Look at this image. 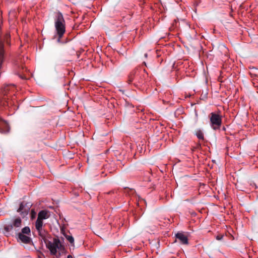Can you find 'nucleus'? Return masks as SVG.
<instances>
[{"label": "nucleus", "mask_w": 258, "mask_h": 258, "mask_svg": "<svg viewBox=\"0 0 258 258\" xmlns=\"http://www.w3.org/2000/svg\"><path fill=\"white\" fill-rule=\"evenodd\" d=\"M55 33L57 36V42L60 41L66 32V22L62 14L58 11L55 13L54 17Z\"/></svg>", "instance_id": "nucleus-2"}, {"label": "nucleus", "mask_w": 258, "mask_h": 258, "mask_svg": "<svg viewBox=\"0 0 258 258\" xmlns=\"http://www.w3.org/2000/svg\"><path fill=\"white\" fill-rule=\"evenodd\" d=\"M67 258H73L71 255H68Z\"/></svg>", "instance_id": "nucleus-18"}, {"label": "nucleus", "mask_w": 258, "mask_h": 258, "mask_svg": "<svg viewBox=\"0 0 258 258\" xmlns=\"http://www.w3.org/2000/svg\"><path fill=\"white\" fill-rule=\"evenodd\" d=\"M224 235L222 234L217 235L216 237V238L218 240H221L223 239Z\"/></svg>", "instance_id": "nucleus-17"}, {"label": "nucleus", "mask_w": 258, "mask_h": 258, "mask_svg": "<svg viewBox=\"0 0 258 258\" xmlns=\"http://www.w3.org/2000/svg\"><path fill=\"white\" fill-rule=\"evenodd\" d=\"M222 115L212 112L210 114V126L214 130H219L222 124Z\"/></svg>", "instance_id": "nucleus-6"}, {"label": "nucleus", "mask_w": 258, "mask_h": 258, "mask_svg": "<svg viewBox=\"0 0 258 258\" xmlns=\"http://www.w3.org/2000/svg\"><path fill=\"white\" fill-rule=\"evenodd\" d=\"M196 136L199 140H203L204 139V135L203 132L199 129L196 133Z\"/></svg>", "instance_id": "nucleus-15"}, {"label": "nucleus", "mask_w": 258, "mask_h": 258, "mask_svg": "<svg viewBox=\"0 0 258 258\" xmlns=\"http://www.w3.org/2000/svg\"><path fill=\"white\" fill-rule=\"evenodd\" d=\"M148 74L145 70L141 71L139 69L133 70L128 76L127 83L140 86L148 81Z\"/></svg>", "instance_id": "nucleus-1"}, {"label": "nucleus", "mask_w": 258, "mask_h": 258, "mask_svg": "<svg viewBox=\"0 0 258 258\" xmlns=\"http://www.w3.org/2000/svg\"><path fill=\"white\" fill-rule=\"evenodd\" d=\"M144 55H145V57H147V56H148V54H147V53H145V54H144Z\"/></svg>", "instance_id": "nucleus-20"}, {"label": "nucleus", "mask_w": 258, "mask_h": 258, "mask_svg": "<svg viewBox=\"0 0 258 258\" xmlns=\"http://www.w3.org/2000/svg\"><path fill=\"white\" fill-rule=\"evenodd\" d=\"M18 233H23V234L30 235L31 233L30 228L28 226H25L22 229L21 232Z\"/></svg>", "instance_id": "nucleus-14"}, {"label": "nucleus", "mask_w": 258, "mask_h": 258, "mask_svg": "<svg viewBox=\"0 0 258 258\" xmlns=\"http://www.w3.org/2000/svg\"><path fill=\"white\" fill-rule=\"evenodd\" d=\"M4 121V120L0 117V122Z\"/></svg>", "instance_id": "nucleus-19"}, {"label": "nucleus", "mask_w": 258, "mask_h": 258, "mask_svg": "<svg viewBox=\"0 0 258 258\" xmlns=\"http://www.w3.org/2000/svg\"><path fill=\"white\" fill-rule=\"evenodd\" d=\"M44 243L46 247L50 250V253L52 255H55L57 253V249L62 251L64 249L63 246L57 237L53 238L52 241L48 240Z\"/></svg>", "instance_id": "nucleus-4"}, {"label": "nucleus", "mask_w": 258, "mask_h": 258, "mask_svg": "<svg viewBox=\"0 0 258 258\" xmlns=\"http://www.w3.org/2000/svg\"><path fill=\"white\" fill-rule=\"evenodd\" d=\"M13 70L15 74L18 75L22 79H27V76L25 74V72H27V69L23 66L20 59L15 61L14 63Z\"/></svg>", "instance_id": "nucleus-5"}, {"label": "nucleus", "mask_w": 258, "mask_h": 258, "mask_svg": "<svg viewBox=\"0 0 258 258\" xmlns=\"http://www.w3.org/2000/svg\"><path fill=\"white\" fill-rule=\"evenodd\" d=\"M22 226V220L20 217L13 219L12 222L4 226V233L7 236H17Z\"/></svg>", "instance_id": "nucleus-3"}, {"label": "nucleus", "mask_w": 258, "mask_h": 258, "mask_svg": "<svg viewBox=\"0 0 258 258\" xmlns=\"http://www.w3.org/2000/svg\"><path fill=\"white\" fill-rule=\"evenodd\" d=\"M17 236H18V238L20 241L25 244H29L32 241L31 238L27 235L18 233Z\"/></svg>", "instance_id": "nucleus-12"}, {"label": "nucleus", "mask_w": 258, "mask_h": 258, "mask_svg": "<svg viewBox=\"0 0 258 258\" xmlns=\"http://www.w3.org/2000/svg\"><path fill=\"white\" fill-rule=\"evenodd\" d=\"M67 239L70 242L72 246H74V238L72 235H67Z\"/></svg>", "instance_id": "nucleus-16"}, {"label": "nucleus", "mask_w": 258, "mask_h": 258, "mask_svg": "<svg viewBox=\"0 0 258 258\" xmlns=\"http://www.w3.org/2000/svg\"><path fill=\"white\" fill-rule=\"evenodd\" d=\"M15 86L14 84H6L1 89L2 93L5 96L9 93L14 94Z\"/></svg>", "instance_id": "nucleus-10"}, {"label": "nucleus", "mask_w": 258, "mask_h": 258, "mask_svg": "<svg viewBox=\"0 0 258 258\" xmlns=\"http://www.w3.org/2000/svg\"><path fill=\"white\" fill-rule=\"evenodd\" d=\"M175 237L182 244H187L188 243L187 237L183 232H177L175 234Z\"/></svg>", "instance_id": "nucleus-11"}, {"label": "nucleus", "mask_w": 258, "mask_h": 258, "mask_svg": "<svg viewBox=\"0 0 258 258\" xmlns=\"http://www.w3.org/2000/svg\"><path fill=\"white\" fill-rule=\"evenodd\" d=\"M31 206V203L23 201L21 203L17 211L20 213L21 216L24 217L28 215Z\"/></svg>", "instance_id": "nucleus-8"}, {"label": "nucleus", "mask_w": 258, "mask_h": 258, "mask_svg": "<svg viewBox=\"0 0 258 258\" xmlns=\"http://www.w3.org/2000/svg\"><path fill=\"white\" fill-rule=\"evenodd\" d=\"M223 131H226V128L224 126L222 128Z\"/></svg>", "instance_id": "nucleus-21"}, {"label": "nucleus", "mask_w": 258, "mask_h": 258, "mask_svg": "<svg viewBox=\"0 0 258 258\" xmlns=\"http://www.w3.org/2000/svg\"><path fill=\"white\" fill-rule=\"evenodd\" d=\"M35 226L41 240H43L44 242L47 241L50 237V235L48 232L44 229L43 224H40V225H39L38 224H35Z\"/></svg>", "instance_id": "nucleus-7"}, {"label": "nucleus", "mask_w": 258, "mask_h": 258, "mask_svg": "<svg viewBox=\"0 0 258 258\" xmlns=\"http://www.w3.org/2000/svg\"><path fill=\"white\" fill-rule=\"evenodd\" d=\"M257 72H258V69L255 68L254 67L250 68L249 75L251 78H253V79L257 80L258 78V74Z\"/></svg>", "instance_id": "nucleus-13"}, {"label": "nucleus", "mask_w": 258, "mask_h": 258, "mask_svg": "<svg viewBox=\"0 0 258 258\" xmlns=\"http://www.w3.org/2000/svg\"><path fill=\"white\" fill-rule=\"evenodd\" d=\"M49 212L46 210H41L38 214L37 219L35 222V224H43V220L48 219L49 217Z\"/></svg>", "instance_id": "nucleus-9"}]
</instances>
